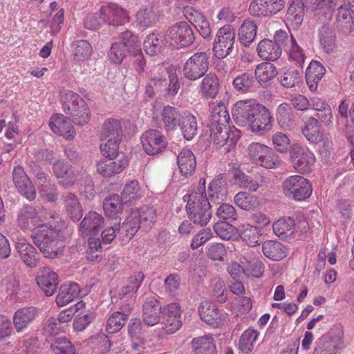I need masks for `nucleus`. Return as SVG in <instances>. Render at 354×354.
I'll use <instances>...</instances> for the list:
<instances>
[{"label":"nucleus","mask_w":354,"mask_h":354,"mask_svg":"<svg viewBox=\"0 0 354 354\" xmlns=\"http://www.w3.org/2000/svg\"><path fill=\"white\" fill-rule=\"evenodd\" d=\"M198 314L202 321L214 328H217L223 324V313L216 304L208 300L200 304Z\"/></svg>","instance_id":"obj_18"},{"label":"nucleus","mask_w":354,"mask_h":354,"mask_svg":"<svg viewBox=\"0 0 354 354\" xmlns=\"http://www.w3.org/2000/svg\"><path fill=\"white\" fill-rule=\"evenodd\" d=\"M128 315L120 311L114 312L108 319L106 330L108 333L113 334L120 330L124 326Z\"/></svg>","instance_id":"obj_54"},{"label":"nucleus","mask_w":354,"mask_h":354,"mask_svg":"<svg viewBox=\"0 0 354 354\" xmlns=\"http://www.w3.org/2000/svg\"><path fill=\"white\" fill-rule=\"evenodd\" d=\"M252 118L248 129L252 132L258 133L269 130L272 127V117L268 109L262 104L256 103Z\"/></svg>","instance_id":"obj_15"},{"label":"nucleus","mask_w":354,"mask_h":354,"mask_svg":"<svg viewBox=\"0 0 354 354\" xmlns=\"http://www.w3.org/2000/svg\"><path fill=\"white\" fill-rule=\"evenodd\" d=\"M301 71L290 69L280 76L281 84L286 88H292L301 81Z\"/></svg>","instance_id":"obj_63"},{"label":"nucleus","mask_w":354,"mask_h":354,"mask_svg":"<svg viewBox=\"0 0 354 354\" xmlns=\"http://www.w3.org/2000/svg\"><path fill=\"white\" fill-rule=\"evenodd\" d=\"M100 18L105 24L113 26H123L129 21L127 12L113 3L101 7Z\"/></svg>","instance_id":"obj_11"},{"label":"nucleus","mask_w":354,"mask_h":354,"mask_svg":"<svg viewBox=\"0 0 354 354\" xmlns=\"http://www.w3.org/2000/svg\"><path fill=\"white\" fill-rule=\"evenodd\" d=\"M255 78L261 84L267 85V82L277 75V71L273 64L264 62L259 64L254 71Z\"/></svg>","instance_id":"obj_47"},{"label":"nucleus","mask_w":354,"mask_h":354,"mask_svg":"<svg viewBox=\"0 0 354 354\" xmlns=\"http://www.w3.org/2000/svg\"><path fill=\"white\" fill-rule=\"evenodd\" d=\"M256 102L253 100H241L237 102L232 109V118L239 127H247L250 124Z\"/></svg>","instance_id":"obj_17"},{"label":"nucleus","mask_w":354,"mask_h":354,"mask_svg":"<svg viewBox=\"0 0 354 354\" xmlns=\"http://www.w3.org/2000/svg\"><path fill=\"white\" fill-rule=\"evenodd\" d=\"M180 131L185 139L191 140L198 131V124L196 117L189 111H185L183 118L179 124Z\"/></svg>","instance_id":"obj_41"},{"label":"nucleus","mask_w":354,"mask_h":354,"mask_svg":"<svg viewBox=\"0 0 354 354\" xmlns=\"http://www.w3.org/2000/svg\"><path fill=\"white\" fill-rule=\"evenodd\" d=\"M80 193L86 200H92L96 194L94 183L91 175L86 171H82L79 178Z\"/></svg>","instance_id":"obj_48"},{"label":"nucleus","mask_w":354,"mask_h":354,"mask_svg":"<svg viewBox=\"0 0 354 354\" xmlns=\"http://www.w3.org/2000/svg\"><path fill=\"white\" fill-rule=\"evenodd\" d=\"M108 158L102 159L96 163V169L104 178H109L121 173L129 165L127 157L120 154L119 158Z\"/></svg>","instance_id":"obj_12"},{"label":"nucleus","mask_w":354,"mask_h":354,"mask_svg":"<svg viewBox=\"0 0 354 354\" xmlns=\"http://www.w3.org/2000/svg\"><path fill=\"white\" fill-rule=\"evenodd\" d=\"M122 129L121 123L118 120L109 118L105 120L103 124V129L102 132V138L106 140V138H122Z\"/></svg>","instance_id":"obj_52"},{"label":"nucleus","mask_w":354,"mask_h":354,"mask_svg":"<svg viewBox=\"0 0 354 354\" xmlns=\"http://www.w3.org/2000/svg\"><path fill=\"white\" fill-rule=\"evenodd\" d=\"M235 203L241 209L250 210L254 209L258 205L255 196L245 192H240L234 196Z\"/></svg>","instance_id":"obj_57"},{"label":"nucleus","mask_w":354,"mask_h":354,"mask_svg":"<svg viewBox=\"0 0 354 354\" xmlns=\"http://www.w3.org/2000/svg\"><path fill=\"white\" fill-rule=\"evenodd\" d=\"M205 131L209 133L214 145L218 147H225V152H229L236 145L241 134L239 129L227 125L207 124Z\"/></svg>","instance_id":"obj_4"},{"label":"nucleus","mask_w":354,"mask_h":354,"mask_svg":"<svg viewBox=\"0 0 354 354\" xmlns=\"http://www.w3.org/2000/svg\"><path fill=\"white\" fill-rule=\"evenodd\" d=\"M136 16L139 24L145 28L152 26L158 21V16L152 8L140 10Z\"/></svg>","instance_id":"obj_62"},{"label":"nucleus","mask_w":354,"mask_h":354,"mask_svg":"<svg viewBox=\"0 0 354 354\" xmlns=\"http://www.w3.org/2000/svg\"><path fill=\"white\" fill-rule=\"evenodd\" d=\"M66 227L64 221L42 224L32 232L31 237L34 244L47 259H59L64 256V242L59 239V233Z\"/></svg>","instance_id":"obj_1"},{"label":"nucleus","mask_w":354,"mask_h":354,"mask_svg":"<svg viewBox=\"0 0 354 354\" xmlns=\"http://www.w3.org/2000/svg\"><path fill=\"white\" fill-rule=\"evenodd\" d=\"M185 111H180L178 108L166 106L163 108L161 116L165 129L167 131H173L177 129L183 118Z\"/></svg>","instance_id":"obj_25"},{"label":"nucleus","mask_w":354,"mask_h":354,"mask_svg":"<svg viewBox=\"0 0 354 354\" xmlns=\"http://www.w3.org/2000/svg\"><path fill=\"white\" fill-rule=\"evenodd\" d=\"M320 46L326 53H332L336 47V36L333 28L328 23L324 22L318 29Z\"/></svg>","instance_id":"obj_31"},{"label":"nucleus","mask_w":354,"mask_h":354,"mask_svg":"<svg viewBox=\"0 0 354 354\" xmlns=\"http://www.w3.org/2000/svg\"><path fill=\"white\" fill-rule=\"evenodd\" d=\"M145 151L149 155H155L166 147V141L161 132L156 129L147 130L141 137Z\"/></svg>","instance_id":"obj_13"},{"label":"nucleus","mask_w":354,"mask_h":354,"mask_svg":"<svg viewBox=\"0 0 354 354\" xmlns=\"http://www.w3.org/2000/svg\"><path fill=\"white\" fill-rule=\"evenodd\" d=\"M185 12L187 19L198 31L200 35L205 39L211 38L209 23L205 17L193 8H188Z\"/></svg>","instance_id":"obj_24"},{"label":"nucleus","mask_w":354,"mask_h":354,"mask_svg":"<svg viewBox=\"0 0 354 354\" xmlns=\"http://www.w3.org/2000/svg\"><path fill=\"white\" fill-rule=\"evenodd\" d=\"M257 26L250 20L246 19L239 28V39L244 46H249L253 42L257 35Z\"/></svg>","instance_id":"obj_46"},{"label":"nucleus","mask_w":354,"mask_h":354,"mask_svg":"<svg viewBox=\"0 0 354 354\" xmlns=\"http://www.w3.org/2000/svg\"><path fill=\"white\" fill-rule=\"evenodd\" d=\"M12 178L16 188L22 196L30 201L35 198V188L21 166L14 168Z\"/></svg>","instance_id":"obj_16"},{"label":"nucleus","mask_w":354,"mask_h":354,"mask_svg":"<svg viewBox=\"0 0 354 354\" xmlns=\"http://www.w3.org/2000/svg\"><path fill=\"white\" fill-rule=\"evenodd\" d=\"M62 199L67 216L74 222L79 221L83 215V209L77 196L71 192L62 195Z\"/></svg>","instance_id":"obj_26"},{"label":"nucleus","mask_w":354,"mask_h":354,"mask_svg":"<svg viewBox=\"0 0 354 354\" xmlns=\"http://www.w3.org/2000/svg\"><path fill=\"white\" fill-rule=\"evenodd\" d=\"M202 95L206 98H214L219 91V80L214 73H209L203 79L201 86Z\"/></svg>","instance_id":"obj_44"},{"label":"nucleus","mask_w":354,"mask_h":354,"mask_svg":"<svg viewBox=\"0 0 354 354\" xmlns=\"http://www.w3.org/2000/svg\"><path fill=\"white\" fill-rule=\"evenodd\" d=\"M209 64V57L205 52L196 53L185 62L183 75L189 80H196L205 75Z\"/></svg>","instance_id":"obj_10"},{"label":"nucleus","mask_w":354,"mask_h":354,"mask_svg":"<svg viewBox=\"0 0 354 354\" xmlns=\"http://www.w3.org/2000/svg\"><path fill=\"white\" fill-rule=\"evenodd\" d=\"M282 188L286 196L297 201L309 198L313 192L310 181L299 175L291 176L285 179Z\"/></svg>","instance_id":"obj_5"},{"label":"nucleus","mask_w":354,"mask_h":354,"mask_svg":"<svg viewBox=\"0 0 354 354\" xmlns=\"http://www.w3.org/2000/svg\"><path fill=\"white\" fill-rule=\"evenodd\" d=\"M122 200L118 194H112L109 197H106L103 203L106 215L112 218H117L122 212Z\"/></svg>","instance_id":"obj_42"},{"label":"nucleus","mask_w":354,"mask_h":354,"mask_svg":"<svg viewBox=\"0 0 354 354\" xmlns=\"http://www.w3.org/2000/svg\"><path fill=\"white\" fill-rule=\"evenodd\" d=\"M234 179L239 186L244 189H248L251 192H256L259 187V183L253 179L251 176L246 175L241 170L236 171L234 174Z\"/></svg>","instance_id":"obj_60"},{"label":"nucleus","mask_w":354,"mask_h":354,"mask_svg":"<svg viewBox=\"0 0 354 354\" xmlns=\"http://www.w3.org/2000/svg\"><path fill=\"white\" fill-rule=\"evenodd\" d=\"M232 85L236 92L245 93L254 91L257 83L252 75L244 73L233 80Z\"/></svg>","instance_id":"obj_45"},{"label":"nucleus","mask_w":354,"mask_h":354,"mask_svg":"<svg viewBox=\"0 0 354 354\" xmlns=\"http://www.w3.org/2000/svg\"><path fill=\"white\" fill-rule=\"evenodd\" d=\"M38 212L35 207L26 205L19 211L17 223L21 230L29 228L30 221L37 216Z\"/></svg>","instance_id":"obj_55"},{"label":"nucleus","mask_w":354,"mask_h":354,"mask_svg":"<svg viewBox=\"0 0 354 354\" xmlns=\"http://www.w3.org/2000/svg\"><path fill=\"white\" fill-rule=\"evenodd\" d=\"M162 306L154 297L147 298L142 306V319L145 324L153 326L159 323Z\"/></svg>","instance_id":"obj_22"},{"label":"nucleus","mask_w":354,"mask_h":354,"mask_svg":"<svg viewBox=\"0 0 354 354\" xmlns=\"http://www.w3.org/2000/svg\"><path fill=\"white\" fill-rule=\"evenodd\" d=\"M263 254L273 261H280L287 255V248L277 241H266L263 243Z\"/></svg>","instance_id":"obj_37"},{"label":"nucleus","mask_w":354,"mask_h":354,"mask_svg":"<svg viewBox=\"0 0 354 354\" xmlns=\"http://www.w3.org/2000/svg\"><path fill=\"white\" fill-rule=\"evenodd\" d=\"M260 232L261 230L258 227L244 224L239 232V238L248 246L254 247L261 243Z\"/></svg>","instance_id":"obj_40"},{"label":"nucleus","mask_w":354,"mask_h":354,"mask_svg":"<svg viewBox=\"0 0 354 354\" xmlns=\"http://www.w3.org/2000/svg\"><path fill=\"white\" fill-rule=\"evenodd\" d=\"M302 133L306 138L312 143H319L322 140L318 121L315 118H310L306 122Z\"/></svg>","instance_id":"obj_51"},{"label":"nucleus","mask_w":354,"mask_h":354,"mask_svg":"<svg viewBox=\"0 0 354 354\" xmlns=\"http://www.w3.org/2000/svg\"><path fill=\"white\" fill-rule=\"evenodd\" d=\"M215 233L223 240H238L239 238V231L232 224L221 221L217 222L214 225Z\"/></svg>","instance_id":"obj_49"},{"label":"nucleus","mask_w":354,"mask_h":354,"mask_svg":"<svg viewBox=\"0 0 354 354\" xmlns=\"http://www.w3.org/2000/svg\"><path fill=\"white\" fill-rule=\"evenodd\" d=\"M277 120L279 126L284 129H290L294 122L292 109L287 103L281 104L277 109Z\"/></svg>","instance_id":"obj_50"},{"label":"nucleus","mask_w":354,"mask_h":354,"mask_svg":"<svg viewBox=\"0 0 354 354\" xmlns=\"http://www.w3.org/2000/svg\"><path fill=\"white\" fill-rule=\"evenodd\" d=\"M147 82L145 86V94L149 98L156 93H163L164 88L167 85V79L160 73L150 71L147 73Z\"/></svg>","instance_id":"obj_28"},{"label":"nucleus","mask_w":354,"mask_h":354,"mask_svg":"<svg viewBox=\"0 0 354 354\" xmlns=\"http://www.w3.org/2000/svg\"><path fill=\"white\" fill-rule=\"evenodd\" d=\"M62 107L71 115L72 122L78 126L86 124L90 120V109L85 100L77 93L66 91L62 97Z\"/></svg>","instance_id":"obj_3"},{"label":"nucleus","mask_w":354,"mask_h":354,"mask_svg":"<svg viewBox=\"0 0 354 354\" xmlns=\"http://www.w3.org/2000/svg\"><path fill=\"white\" fill-rule=\"evenodd\" d=\"M289 158L292 167L302 174H306L313 171L316 160L312 151L298 143L292 145Z\"/></svg>","instance_id":"obj_7"},{"label":"nucleus","mask_w":354,"mask_h":354,"mask_svg":"<svg viewBox=\"0 0 354 354\" xmlns=\"http://www.w3.org/2000/svg\"><path fill=\"white\" fill-rule=\"evenodd\" d=\"M295 227H297L295 220L290 217L280 218L272 225L273 232L281 239L290 237L293 234Z\"/></svg>","instance_id":"obj_39"},{"label":"nucleus","mask_w":354,"mask_h":354,"mask_svg":"<svg viewBox=\"0 0 354 354\" xmlns=\"http://www.w3.org/2000/svg\"><path fill=\"white\" fill-rule=\"evenodd\" d=\"M36 281L45 295L50 297L57 288L58 276L50 267H42L37 272Z\"/></svg>","instance_id":"obj_14"},{"label":"nucleus","mask_w":354,"mask_h":354,"mask_svg":"<svg viewBox=\"0 0 354 354\" xmlns=\"http://www.w3.org/2000/svg\"><path fill=\"white\" fill-rule=\"evenodd\" d=\"M120 39L121 41L118 43L123 45V47L127 48L130 54L138 52L141 48L138 37L130 30L123 32L120 35Z\"/></svg>","instance_id":"obj_58"},{"label":"nucleus","mask_w":354,"mask_h":354,"mask_svg":"<svg viewBox=\"0 0 354 354\" xmlns=\"http://www.w3.org/2000/svg\"><path fill=\"white\" fill-rule=\"evenodd\" d=\"M258 55L264 60L275 61L280 57L281 49L272 40L263 39L257 45Z\"/></svg>","instance_id":"obj_35"},{"label":"nucleus","mask_w":354,"mask_h":354,"mask_svg":"<svg viewBox=\"0 0 354 354\" xmlns=\"http://www.w3.org/2000/svg\"><path fill=\"white\" fill-rule=\"evenodd\" d=\"M305 2L304 0H292L287 10L286 18L294 29H298L304 21Z\"/></svg>","instance_id":"obj_33"},{"label":"nucleus","mask_w":354,"mask_h":354,"mask_svg":"<svg viewBox=\"0 0 354 354\" xmlns=\"http://www.w3.org/2000/svg\"><path fill=\"white\" fill-rule=\"evenodd\" d=\"M121 139L122 138L119 137L113 139L110 138H106V143L100 146L102 154L106 156V158H119L120 154H124L123 153L119 152V145Z\"/></svg>","instance_id":"obj_56"},{"label":"nucleus","mask_w":354,"mask_h":354,"mask_svg":"<svg viewBox=\"0 0 354 354\" xmlns=\"http://www.w3.org/2000/svg\"><path fill=\"white\" fill-rule=\"evenodd\" d=\"M15 249L27 266L35 268L39 263L40 253L25 239H19L16 241Z\"/></svg>","instance_id":"obj_21"},{"label":"nucleus","mask_w":354,"mask_h":354,"mask_svg":"<svg viewBox=\"0 0 354 354\" xmlns=\"http://www.w3.org/2000/svg\"><path fill=\"white\" fill-rule=\"evenodd\" d=\"M209 197L212 201L216 199L223 201L227 195V183L226 174H220L209 183Z\"/></svg>","instance_id":"obj_32"},{"label":"nucleus","mask_w":354,"mask_h":354,"mask_svg":"<svg viewBox=\"0 0 354 354\" xmlns=\"http://www.w3.org/2000/svg\"><path fill=\"white\" fill-rule=\"evenodd\" d=\"M340 343L339 337L323 335L316 341L313 354H335Z\"/></svg>","instance_id":"obj_34"},{"label":"nucleus","mask_w":354,"mask_h":354,"mask_svg":"<svg viewBox=\"0 0 354 354\" xmlns=\"http://www.w3.org/2000/svg\"><path fill=\"white\" fill-rule=\"evenodd\" d=\"M156 216V209L153 207L145 206L132 210L119 229L122 242L129 243L140 227L142 222L153 223Z\"/></svg>","instance_id":"obj_2"},{"label":"nucleus","mask_w":354,"mask_h":354,"mask_svg":"<svg viewBox=\"0 0 354 354\" xmlns=\"http://www.w3.org/2000/svg\"><path fill=\"white\" fill-rule=\"evenodd\" d=\"M326 73L324 66L318 61L313 60L309 64L306 71V82L311 91L317 88L318 83Z\"/></svg>","instance_id":"obj_29"},{"label":"nucleus","mask_w":354,"mask_h":354,"mask_svg":"<svg viewBox=\"0 0 354 354\" xmlns=\"http://www.w3.org/2000/svg\"><path fill=\"white\" fill-rule=\"evenodd\" d=\"M184 201L187 203L185 209L189 219L196 225L205 226L212 215L209 200L200 201V197L192 196Z\"/></svg>","instance_id":"obj_6"},{"label":"nucleus","mask_w":354,"mask_h":354,"mask_svg":"<svg viewBox=\"0 0 354 354\" xmlns=\"http://www.w3.org/2000/svg\"><path fill=\"white\" fill-rule=\"evenodd\" d=\"M169 39L167 32L163 35L160 32L155 31L148 35L144 41V49L150 56L161 53Z\"/></svg>","instance_id":"obj_23"},{"label":"nucleus","mask_w":354,"mask_h":354,"mask_svg":"<svg viewBox=\"0 0 354 354\" xmlns=\"http://www.w3.org/2000/svg\"><path fill=\"white\" fill-rule=\"evenodd\" d=\"M166 32L171 44L176 46L177 48L189 46L195 40L194 31L186 21L174 24L167 29Z\"/></svg>","instance_id":"obj_9"},{"label":"nucleus","mask_w":354,"mask_h":354,"mask_svg":"<svg viewBox=\"0 0 354 354\" xmlns=\"http://www.w3.org/2000/svg\"><path fill=\"white\" fill-rule=\"evenodd\" d=\"M53 171L57 178H74L75 174L71 165L64 160L53 163Z\"/></svg>","instance_id":"obj_59"},{"label":"nucleus","mask_w":354,"mask_h":354,"mask_svg":"<svg viewBox=\"0 0 354 354\" xmlns=\"http://www.w3.org/2000/svg\"><path fill=\"white\" fill-rule=\"evenodd\" d=\"M272 140L276 151L282 153H290L292 145L286 134L282 132H277L272 136Z\"/></svg>","instance_id":"obj_61"},{"label":"nucleus","mask_w":354,"mask_h":354,"mask_svg":"<svg viewBox=\"0 0 354 354\" xmlns=\"http://www.w3.org/2000/svg\"><path fill=\"white\" fill-rule=\"evenodd\" d=\"M50 348L55 354H75V348L66 337L56 339Z\"/></svg>","instance_id":"obj_64"},{"label":"nucleus","mask_w":354,"mask_h":354,"mask_svg":"<svg viewBox=\"0 0 354 354\" xmlns=\"http://www.w3.org/2000/svg\"><path fill=\"white\" fill-rule=\"evenodd\" d=\"M71 121V118H69L62 114L56 113L51 117L48 125L55 133L71 140L73 139L75 134Z\"/></svg>","instance_id":"obj_19"},{"label":"nucleus","mask_w":354,"mask_h":354,"mask_svg":"<svg viewBox=\"0 0 354 354\" xmlns=\"http://www.w3.org/2000/svg\"><path fill=\"white\" fill-rule=\"evenodd\" d=\"M259 333L254 329L248 328L243 332L239 342V347L244 354H249L254 348V342L257 340Z\"/></svg>","instance_id":"obj_53"},{"label":"nucleus","mask_w":354,"mask_h":354,"mask_svg":"<svg viewBox=\"0 0 354 354\" xmlns=\"http://www.w3.org/2000/svg\"><path fill=\"white\" fill-rule=\"evenodd\" d=\"M38 310L35 306L19 308L12 317L13 325L17 333L25 332L35 319Z\"/></svg>","instance_id":"obj_20"},{"label":"nucleus","mask_w":354,"mask_h":354,"mask_svg":"<svg viewBox=\"0 0 354 354\" xmlns=\"http://www.w3.org/2000/svg\"><path fill=\"white\" fill-rule=\"evenodd\" d=\"M230 119V115L225 104L220 102L212 105L210 118L207 124L227 125Z\"/></svg>","instance_id":"obj_43"},{"label":"nucleus","mask_w":354,"mask_h":354,"mask_svg":"<svg viewBox=\"0 0 354 354\" xmlns=\"http://www.w3.org/2000/svg\"><path fill=\"white\" fill-rule=\"evenodd\" d=\"M80 293V288L77 283H70L62 284L56 297V304L59 306H64L77 298Z\"/></svg>","instance_id":"obj_36"},{"label":"nucleus","mask_w":354,"mask_h":354,"mask_svg":"<svg viewBox=\"0 0 354 354\" xmlns=\"http://www.w3.org/2000/svg\"><path fill=\"white\" fill-rule=\"evenodd\" d=\"M236 33L231 25H225L218 29L213 44L214 55L223 59L231 54L234 49Z\"/></svg>","instance_id":"obj_8"},{"label":"nucleus","mask_w":354,"mask_h":354,"mask_svg":"<svg viewBox=\"0 0 354 354\" xmlns=\"http://www.w3.org/2000/svg\"><path fill=\"white\" fill-rule=\"evenodd\" d=\"M104 223L103 217L96 212L91 211L86 214L80 225V230L82 233L88 232L95 234L102 227Z\"/></svg>","instance_id":"obj_38"},{"label":"nucleus","mask_w":354,"mask_h":354,"mask_svg":"<svg viewBox=\"0 0 354 354\" xmlns=\"http://www.w3.org/2000/svg\"><path fill=\"white\" fill-rule=\"evenodd\" d=\"M191 347L195 354H217L215 340L212 335L194 337L191 341Z\"/></svg>","instance_id":"obj_27"},{"label":"nucleus","mask_w":354,"mask_h":354,"mask_svg":"<svg viewBox=\"0 0 354 354\" xmlns=\"http://www.w3.org/2000/svg\"><path fill=\"white\" fill-rule=\"evenodd\" d=\"M177 163L182 176L188 177L194 174L196 160L193 152L189 149H183L177 157Z\"/></svg>","instance_id":"obj_30"}]
</instances>
